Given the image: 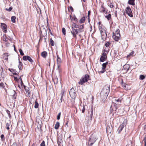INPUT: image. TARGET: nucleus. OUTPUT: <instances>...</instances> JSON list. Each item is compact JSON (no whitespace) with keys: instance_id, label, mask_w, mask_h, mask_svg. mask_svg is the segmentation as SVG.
I'll use <instances>...</instances> for the list:
<instances>
[{"instance_id":"obj_1","label":"nucleus","mask_w":146,"mask_h":146,"mask_svg":"<svg viewBox=\"0 0 146 146\" xmlns=\"http://www.w3.org/2000/svg\"><path fill=\"white\" fill-rule=\"evenodd\" d=\"M96 136L95 134H92L90 137L88 142V146H92L97 140Z\"/></svg>"},{"instance_id":"obj_2","label":"nucleus","mask_w":146,"mask_h":146,"mask_svg":"<svg viewBox=\"0 0 146 146\" xmlns=\"http://www.w3.org/2000/svg\"><path fill=\"white\" fill-rule=\"evenodd\" d=\"M110 86L108 85H107L104 86L102 91L101 93L103 94L106 97H107L110 92Z\"/></svg>"},{"instance_id":"obj_3","label":"nucleus","mask_w":146,"mask_h":146,"mask_svg":"<svg viewBox=\"0 0 146 146\" xmlns=\"http://www.w3.org/2000/svg\"><path fill=\"white\" fill-rule=\"evenodd\" d=\"M89 78V75L88 74H86L80 79V81L78 82V84L81 85L83 84L84 83L87 82L88 81Z\"/></svg>"},{"instance_id":"obj_4","label":"nucleus","mask_w":146,"mask_h":146,"mask_svg":"<svg viewBox=\"0 0 146 146\" xmlns=\"http://www.w3.org/2000/svg\"><path fill=\"white\" fill-rule=\"evenodd\" d=\"M99 29L100 31L102 39L105 41L106 38L107 34L106 30L104 28L103 29L101 26H99Z\"/></svg>"},{"instance_id":"obj_5","label":"nucleus","mask_w":146,"mask_h":146,"mask_svg":"<svg viewBox=\"0 0 146 146\" xmlns=\"http://www.w3.org/2000/svg\"><path fill=\"white\" fill-rule=\"evenodd\" d=\"M69 94L72 98L75 99L76 98V94L74 88H72L70 90Z\"/></svg>"},{"instance_id":"obj_6","label":"nucleus","mask_w":146,"mask_h":146,"mask_svg":"<svg viewBox=\"0 0 146 146\" xmlns=\"http://www.w3.org/2000/svg\"><path fill=\"white\" fill-rule=\"evenodd\" d=\"M23 59L24 60L26 61L28 60L30 62L31 64H34V62L33 61V60L29 56H25L23 57Z\"/></svg>"},{"instance_id":"obj_7","label":"nucleus","mask_w":146,"mask_h":146,"mask_svg":"<svg viewBox=\"0 0 146 146\" xmlns=\"http://www.w3.org/2000/svg\"><path fill=\"white\" fill-rule=\"evenodd\" d=\"M125 11L126 14L130 17H133L132 13L130 8V7L128 6L126 8Z\"/></svg>"},{"instance_id":"obj_8","label":"nucleus","mask_w":146,"mask_h":146,"mask_svg":"<svg viewBox=\"0 0 146 146\" xmlns=\"http://www.w3.org/2000/svg\"><path fill=\"white\" fill-rule=\"evenodd\" d=\"M106 54H107L105 52H104L102 53L100 59V61L101 62H104L106 59H107V56Z\"/></svg>"},{"instance_id":"obj_9","label":"nucleus","mask_w":146,"mask_h":146,"mask_svg":"<svg viewBox=\"0 0 146 146\" xmlns=\"http://www.w3.org/2000/svg\"><path fill=\"white\" fill-rule=\"evenodd\" d=\"M72 31H71V33L72 34L74 37L76 38V34L77 35L78 33V30L75 29L73 27H72Z\"/></svg>"},{"instance_id":"obj_10","label":"nucleus","mask_w":146,"mask_h":146,"mask_svg":"<svg viewBox=\"0 0 146 146\" xmlns=\"http://www.w3.org/2000/svg\"><path fill=\"white\" fill-rule=\"evenodd\" d=\"M93 115V110L92 107L90 109H89L88 111V115L89 116V120H92Z\"/></svg>"},{"instance_id":"obj_11","label":"nucleus","mask_w":146,"mask_h":146,"mask_svg":"<svg viewBox=\"0 0 146 146\" xmlns=\"http://www.w3.org/2000/svg\"><path fill=\"white\" fill-rule=\"evenodd\" d=\"M108 64V62H107L105 63H103L102 65V71L100 72L102 73H104L106 71V65Z\"/></svg>"},{"instance_id":"obj_12","label":"nucleus","mask_w":146,"mask_h":146,"mask_svg":"<svg viewBox=\"0 0 146 146\" xmlns=\"http://www.w3.org/2000/svg\"><path fill=\"white\" fill-rule=\"evenodd\" d=\"M18 128H23L24 127V124L22 121H19L17 124Z\"/></svg>"},{"instance_id":"obj_13","label":"nucleus","mask_w":146,"mask_h":146,"mask_svg":"<svg viewBox=\"0 0 146 146\" xmlns=\"http://www.w3.org/2000/svg\"><path fill=\"white\" fill-rule=\"evenodd\" d=\"M113 106L114 107H113V106L112 105H111L110 107V110L111 112L114 110L115 111L116 110L117 105H116L115 103H114Z\"/></svg>"},{"instance_id":"obj_14","label":"nucleus","mask_w":146,"mask_h":146,"mask_svg":"<svg viewBox=\"0 0 146 146\" xmlns=\"http://www.w3.org/2000/svg\"><path fill=\"white\" fill-rule=\"evenodd\" d=\"M127 124V120L126 119H125L123 121L122 124L120 125L119 128H124L126 127Z\"/></svg>"},{"instance_id":"obj_15","label":"nucleus","mask_w":146,"mask_h":146,"mask_svg":"<svg viewBox=\"0 0 146 146\" xmlns=\"http://www.w3.org/2000/svg\"><path fill=\"white\" fill-rule=\"evenodd\" d=\"M19 65L18 66V67L19 70H22L23 69V64L22 62L20 61V59H19Z\"/></svg>"},{"instance_id":"obj_16","label":"nucleus","mask_w":146,"mask_h":146,"mask_svg":"<svg viewBox=\"0 0 146 146\" xmlns=\"http://www.w3.org/2000/svg\"><path fill=\"white\" fill-rule=\"evenodd\" d=\"M120 37V36H118L117 35H115L114 34V33H113V38L116 41H117L119 40V38Z\"/></svg>"},{"instance_id":"obj_17","label":"nucleus","mask_w":146,"mask_h":146,"mask_svg":"<svg viewBox=\"0 0 146 146\" xmlns=\"http://www.w3.org/2000/svg\"><path fill=\"white\" fill-rule=\"evenodd\" d=\"M8 53H4L3 54V57L5 60H7L8 59Z\"/></svg>"},{"instance_id":"obj_18","label":"nucleus","mask_w":146,"mask_h":146,"mask_svg":"<svg viewBox=\"0 0 146 146\" xmlns=\"http://www.w3.org/2000/svg\"><path fill=\"white\" fill-rule=\"evenodd\" d=\"M57 60H56V62L57 64H60V63L61 62V59L60 58L59 56L58 55H57Z\"/></svg>"},{"instance_id":"obj_19","label":"nucleus","mask_w":146,"mask_h":146,"mask_svg":"<svg viewBox=\"0 0 146 146\" xmlns=\"http://www.w3.org/2000/svg\"><path fill=\"white\" fill-rule=\"evenodd\" d=\"M47 55V52L46 51H43L41 53V56L45 58L46 57Z\"/></svg>"},{"instance_id":"obj_20","label":"nucleus","mask_w":146,"mask_h":146,"mask_svg":"<svg viewBox=\"0 0 146 146\" xmlns=\"http://www.w3.org/2000/svg\"><path fill=\"white\" fill-rule=\"evenodd\" d=\"M123 68L125 70L127 71L129 70V66L128 64H125L123 66Z\"/></svg>"},{"instance_id":"obj_21","label":"nucleus","mask_w":146,"mask_h":146,"mask_svg":"<svg viewBox=\"0 0 146 146\" xmlns=\"http://www.w3.org/2000/svg\"><path fill=\"white\" fill-rule=\"evenodd\" d=\"M134 1L135 0H129L128 3L129 4L134 5H135Z\"/></svg>"},{"instance_id":"obj_22","label":"nucleus","mask_w":146,"mask_h":146,"mask_svg":"<svg viewBox=\"0 0 146 146\" xmlns=\"http://www.w3.org/2000/svg\"><path fill=\"white\" fill-rule=\"evenodd\" d=\"M1 28L2 29H7V26L5 24L3 23H1Z\"/></svg>"},{"instance_id":"obj_23","label":"nucleus","mask_w":146,"mask_h":146,"mask_svg":"<svg viewBox=\"0 0 146 146\" xmlns=\"http://www.w3.org/2000/svg\"><path fill=\"white\" fill-rule=\"evenodd\" d=\"M120 31L119 29H117L115 31V33H114L115 35H117L119 36H120V35L119 33Z\"/></svg>"},{"instance_id":"obj_24","label":"nucleus","mask_w":146,"mask_h":146,"mask_svg":"<svg viewBox=\"0 0 146 146\" xmlns=\"http://www.w3.org/2000/svg\"><path fill=\"white\" fill-rule=\"evenodd\" d=\"M13 94L12 96V98L15 99L17 98V93L15 90H13Z\"/></svg>"},{"instance_id":"obj_25","label":"nucleus","mask_w":146,"mask_h":146,"mask_svg":"<svg viewBox=\"0 0 146 146\" xmlns=\"http://www.w3.org/2000/svg\"><path fill=\"white\" fill-rule=\"evenodd\" d=\"M85 21V18L84 17L82 18L80 20L79 22L81 24L84 23Z\"/></svg>"},{"instance_id":"obj_26","label":"nucleus","mask_w":146,"mask_h":146,"mask_svg":"<svg viewBox=\"0 0 146 146\" xmlns=\"http://www.w3.org/2000/svg\"><path fill=\"white\" fill-rule=\"evenodd\" d=\"M65 91V89H63L61 91V93L60 94V96L61 98H63Z\"/></svg>"},{"instance_id":"obj_27","label":"nucleus","mask_w":146,"mask_h":146,"mask_svg":"<svg viewBox=\"0 0 146 146\" xmlns=\"http://www.w3.org/2000/svg\"><path fill=\"white\" fill-rule=\"evenodd\" d=\"M16 17L15 16H13L11 17V21L12 23H15V21Z\"/></svg>"},{"instance_id":"obj_28","label":"nucleus","mask_w":146,"mask_h":146,"mask_svg":"<svg viewBox=\"0 0 146 146\" xmlns=\"http://www.w3.org/2000/svg\"><path fill=\"white\" fill-rule=\"evenodd\" d=\"M57 64V68L56 70H58L59 72H60L61 71V70L60 68V66H61L60 64Z\"/></svg>"},{"instance_id":"obj_29","label":"nucleus","mask_w":146,"mask_h":146,"mask_svg":"<svg viewBox=\"0 0 146 146\" xmlns=\"http://www.w3.org/2000/svg\"><path fill=\"white\" fill-rule=\"evenodd\" d=\"M10 125L11 127L12 125H11V123L10 121H9L8 122L6 123L5 128H9Z\"/></svg>"},{"instance_id":"obj_30","label":"nucleus","mask_w":146,"mask_h":146,"mask_svg":"<svg viewBox=\"0 0 146 146\" xmlns=\"http://www.w3.org/2000/svg\"><path fill=\"white\" fill-rule=\"evenodd\" d=\"M38 107V104L36 100L35 102V105L34 107L35 108H37Z\"/></svg>"},{"instance_id":"obj_31","label":"nucleus","mask_w":146,"mask_h":146,"mask_svg":"<svg viewBox=\"0 0 146 146\" xmlns=\"http://www.w3.org/2000/svg\"><path fill=\"white\" fill-rule=\"evenodd\" d=\"M102 8V11L103 13H107V11L106 10V9L103 7V6H101Z\"/></svg>"},{"instance_id":"obj_32","label":"nucleus","mask_w":146,"mask_h":146,"mask_svg":"<svg viewBox=\"0 0 146 146\" xmlns=\"http://www.w3.org/2000/svg\"><path fill=\"white\" fill-rule=\"evenodd\" d=\"M50 45L52 46H54V43L52 39V38H50Z\"/></svg>"},{"instance_id":"obj_33","label":"nucleus","mask_w":146,"mask_h":146,"mask_svg":"<svg viewBox=\"0 0 146 146\" xmlns=\"http://www.w3.org/2000/svg\"><path fill=\"white\" fill-rule=\"evenodd\" d=\"M60 125V123L59 122H56L54 128H59Z\"/></svg>"},{"instance_id":"obj_34","label":"nucleus","mask_w":146,"mask_h":146,"mask_svg":"<svg viewBox=\"0 0 146 146\" xmlns=\"http://www.w3.org/2000/svg\"><path fill=\"white\" fill-rule=\"evenodd\" d=\"M105 17L108 20H109L111 17V15L110 14H109L108 15L106 16Z\"/></svg>"},{"instance_id":"obj_35","label":"nucleus","mask_w":146,"mask_h":146,"mask_svg":"<svg viewBox=\"0 0 146 146\" xmlns=\"http://www.w3.org/2000/svg\"><path fill=\"white\" fill-rule=\"evenodd\" d=\"M145 78V76L143 75H141L139 76V79L141 80H143Z\"/></svg>"},{"instance_id":"obj_36","label":"nucleus","mask_w":146,"mask_h":146,"mask_svg":"<svg viewBox=\"0 0 146 146\" xmlns=\"http://www.w3.org/2000/svg\"><path fill=\"white\" fill-rule=\"evenodd\" d=\"M72 26L75 28H78L79 25H77L75 23H73L72 24Z\"/></svg>"},{"instance_id":"obj_37","label":"nucleus","mask_w":146,"mask_h":146,"mask_svg":"<svg viewBox=\"0 0 146 146\" xmlns=\"http://www.w3.org/2000/svg\"><path fill=\"white\" fill-rule=\"evenodd\" d=\"M122 86L125 89L126 86V84L125 83H124L123 82V80H122Z\"/></svg>"},{"instance_id":"obj_38","label":"nucleus","mask_w":146,"mask_h":146,"mask_svg":"<svg viewBox=\"0 0 146 146\" xmlns=\"http://www.w3.org/2000/svg\"><path fill=\"white\" fill-rule=\"evenodd\" d=\"M13 8L12 7H10L9 9L6 8L5 10L8 11L10 12L12 10Z\"/></svg>"},{"instance_id":"obj_39","label":"nucleus","mask_w":146,"mask_h":146,"mask_svg":"<svg viewBox=\"0 0 146 146\" xmlns=\"http://www.w3.org/2000/svg\"><path fill=\"white\" fill-rule=\"evenodd\" d=\"M19 51L20 52V54L21 55L23 56L24 55V53L22 50L21 49H19Z\"/></svg>"},{"instance_id":"obj_40","label":"nucleus","mask_w":146,"mask_h":146,"mask_svg":"<svg viewBox=\"0 0 146 146\" xmlns=\"http://www.w3.org/2000/svg\"><path fill=\"white\" fill-rule=\"evenodd\" d=\"M62 32L63 34L65 35L66 34V29L64 28H62Z\"/></svg>"},{"instance_id":"obj_41","label":"nucleus","mask_w":146,"mask_h":146,"mask_svg":"<svg viewBox=\"0 0 146 146\" xmlns=\"http://www.w3.org/2000/svg\"><path fill=\"white\" fill-rule=\"evenodd\" d=\"M0 86L2 87L4 89H5V86H4V84L3 82H1L0 83Z\"/></svg>"},{"instance_id":"obj_42","label":"nucleus","mask_w":146,"mask_h":146,"mask_svg":"<svg viewBox=\"0 0 146 146\" xmlns=\"http://www.w3.org/2000/svg\"><path fill=\"white\" fill-rule=\"evenodd\" d=\"M61 114V113L60 112H59L57 116V119L58 120H59L60 119V115Z\"/></svg>"},{"instance_id":"obj_43","label":"nucleus","mask_w":146,"mask_h":146,"mask_svg":"<svg viewBox=\"0 0 146 146\" xmlns=\"http://www.w3.org/2000/svg\"><path fill=\"white\" fill-rule=\"evenodd\" d=\"M91 13V11H88V22H90V14Z\"/></svg>"},{"instance_id":"obj_44","label":"nucleus","mask_w":146,"mask_h":146,"mask_svg":"<svg viewBox=\"0 0 146 146\" xmlns=\"http://www.w3.org/2000/svg\"><path fill=\"white\" fill-rule=\"evenodd\" d=\"M78 29H82L84 28V25H79Z\"/></svg>"},{"instance_id":"obj_45","label":"nucleus","mask_w":146,"mask_h":146,"mask_svg":"<svg viewBox=\"0 0 146 146\" xmlns=\"http://www.w3.org/2000/svg\"><path fill=\"white\" fill-rule=\"evenodd\" d=\"M122 100V98H118V99H115V101H116L117 102H121Z\"/></svg>"},{"instance_id":"obj_46","label":"nucleus","mask_w":146,"mask_h":146,"mask_svg":"<svg viewBox=\"0 0 146 146\" xmlns=\"http://www.w3.org/2000/svg\"><path fill=\"white\" fill-rule=\"evenodd\" d=\"M54 83L55 84H57L58 82V79L57 78H55L54 80Z\"/></svg>"},{"instance_id":"obj_47","label":"nucleus","mask_w":146,"mask_h":146,"mask_svg":"<svg viewBox=\"0 0 146 146\" xmlns=\"http://www.w3.org/2000/svg\"><path fill=\"white\" fill-rule=\"evenodd\" d=\"M123 128H118L117 131V132L118 133H120L121 132Z\"/></svg>"},{"instance_id":"obj_48","label":"nucleus","mask_w":146,"mask_h":146,"mask_svg":"<svg viewBox=\"0 0 146 146\" xmlns=\"http://www.w3.org/2000/svg\"><path fill=\"white\" fill-rule=\"evenodd\" d=\"M134 53V51H132V52H131L127 56L128 57H129V56H133Z\"/></svg>"},{"instance_id":"obj_49","label":"nucleus","mask_w":146,"mask_h":146,"mask_svg":"<svg viewBox=\"0 0 146 146\" xmlns=\"http://www.w3.org/2000/svg\"><path fill=\"white\" fill-rule=\"evenodd\" d=\"M110 129H112V128H106V131L107 133H111V131L110 130Z\"/></svg>"},{"instance_id":"obj_50","label":"nucleus","mask_w":146,"mask_h":146,"mask_svg":"<svg viewBox=\"0 0 146 146\" xmlns=\"http://www.w3.org/2000/svg\"><path fill=\"white\" fill-rule=\"evenodd\" d=\"M40 146H45V142L43 141L40 144Z\"/></svg>"},{"instance_id":"obj_51","label":"nucleus","mask_w":146,"mask_h":146,"mask_svg":"<svg viewBox=\"0 0 146 146\" xmlns=\"http://www.w3.org/2000/svg\"><path fill=\"white\" fill-rule=\"evenodd\" d=\"M110 45V43L108 42H107L105 44V46L106 47H108Z\"/></svg>"},{"instance_id":"obj_52","label":"nucleus","mask_w":146,"mask_h":146,"mask_svg":"<svg viewBox=\"0 0 146 146\" xmlns=\"http://www.w3.org/2000/svg\"><path fill=\"white\" fill-rule=\"evenodd\" d=\"M6 111L8 114L9 115V117H11V115L10 114V112L8 110H7Z\"/></svg>"},{"instance_id":"obj_53","label":"nucleus","mask_w":146,"mask_h":146,"mask_svg":"<svg viewBox=\"0 0 146 146\" xmlns=\"http://www.w3.org/2000/svg\"><path fill=\"white\" fill-rule=\"evenodd\" d=\"M27 93H28V95L30 96V93L29 92V90L27 89V91H26Z\"/></svg>"},{"instance_id":"obj_54","label":"nucleus","mask_w":146,"mask_h":146,"mask_svg":"<svg viewBox=\"0 0 146 146\" xmlns=\"http://www.w3.org/2000/svg\"><path fill=\"white\" fill-rule=\"evenodd\" d=\"M110 7L111 8H112L113 7V5L112 3H111L110 5Z\"/></svg>"},{"instance_id":"obj_55","label":"nucleus","mask_w":146,"mask_h":146,"mask_svg":"<svg viewBox=\"0 0 146 146\" xmlns=\"http://www.w3.org/2000/svg\"><path fill=\"white\" fill-rule=\"evenodd\" d=\"M70 9L72 11V12H73L74 11V9H73V7H72L70 6Z\"/></svg>"},{"instance_id":"obj_56","label":"nucleus","mask_w":146,"mask_h":146,"mask_svg":"<svg viewBox=\"0 0 146 146\" xmlns=\"http://www.w3.org/2000/svg\"><path fill=\"white\" fill-rule=\"evenodd\" d=\"M74 20L75 21V23H76L78 22V19L76 17L74 18Z\"/></svg>"},{"instance_id":"obj_57","label":"nucleus","mask_w":146,"mask_h":146,"mask_svg":"<svg viewBox=\"0 0 146 146\" xmlns=\"http://www.w3.org/2000/svg\"><path fill=\"white\" fill-rule=\"evenodd\" d=\"M85 108L84 107H83V108L82 110V112L83 113H84L85 111Z\"/></svg>"},{"instance_id":"obj_58","label":"nucleus","mask_w":146,"mask_h":146,"mask_svg":"<svg viewBox=\"0 0 146 146\" xmlns=\"http://www.w3.org/2000/svg\"><path fill=\"white\" fill-rule=\"evenodd\" d=\"M104 51L105 52H106L107 53V54L108 53V52H109V50H107V49H104Z\"/></svg>"},{"instance_id":"obj_59","label":"nucleus","mask_w":146,"mask_h":146,"mask_svg":"<svg viewBox=\"0 0 146 146\" xmlns=\"http://www.w3.org/2000/svg\"><path fill=\"white\" fill-rule=\"evenodd\" d=\"M1 137L2 140H3V139H4V135L3 134L1 136Z\"/></svg>"},{"instance_id":"obj_60","label":"nucleus","mask_w":146,"mask_h":146,"mask_svg":"<svg viewBox=\"0 0 146 146\" xmlns=\"http://www.w3.org/2000/svg\"><path fill=\"white\" fill-rule=\"evenodd\" d=\"M48 29H49V33H50V34L51 35H52V33L51 31V29L49 28H48Z\"/></svg>"},{"instance_id":"obj_61","label":"nucleus","mask_w":146,"mask_h":146,"mask_svg":"<svg viewBox=\"0 0 146 146\" xmlns=\"http://www.w3.org/2000/svg\"><path fill=\"white\" fill-rule=\"evenodd\" d=\"M115 15L116 17H117V11H115Z\"/></svg>"},{"instance_id":"obj_62","label":"nucleus","mask_w":146,"mask_h":146,"mask_svg":"<svg viewBox=\"0 0 146 146\" xmlns=\"http://www.w3.org/2000/svg\"><path fill=\"white\" fill-rule=\"evenodd\" d=\"M11 146H17V144L16 143H14Z\"/></svg>"},{"instance_id":"obj_63","label":"nucleus","mask_w":146,"mask_h":146,"mask_svg":"<svg viewBox=\"0 0 146 146\" xmlns=\"http://www.w3.org/2000/svg\"><path fill=\"white\" fill-rule=\"evenodd\" d=\"M143 126H142V127L143 128H146V125L144 124L142 125Z\"/></svg>"},{"instance_id":"obj_64","label":"nucleus","mask_w":146,"mask_h":146,"mask_svg":"<svg viewBox=\"0 0 146 146\" xmlns=\"http://www.w3.org/2000/svg\"><path fill=\"white\" fill-rule=\"evenodd\" d=\"M70 20L72 21V20H73V17L71 15H70Z\"/></svg>"}]
</instances>
